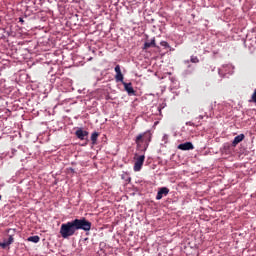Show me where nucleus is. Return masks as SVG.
<instances>
[{"mask_svg":"<svg viewBox=\"0 0 256 256\" xmlns=\"http://www.w3.org/2000/svg\"><path fill=\"white\" fill-rule=\"evenodd\" d=\"M152 137L153 134H151L150 131L138 134L135 139L137 149H144V151H147L149 144L151 143Z\"/></svg>","mask_w":256,"mask_h":256,"instance_id":"f257e3e1","label":"nucleus"},{"mask_svg":"<svg viewBox=\"0 0 256 256\" xmlns=\"http://www.w3.org/2000/svg\"><path fill=\"white\" fill-rule=\"evenodd\" d=\"M75 233H77V230L73 220L61 224L60 235L62 239H69V237H73Z\"/></svg>","mask_w":256,"mask_h":256,"instance_id":"f03ea898","label":"nucleus"},{"mask_svg":"<svg viewBox=\"0 0 256 256\" xmlns=\"http://www.w3.org/2000/svg\"><path fill=\"white\" fill-rule=\"evenodd\" d=\"M72 222L74 223L76 231H91V222L86 220L85 218L74 219L72 220Z\"/></svg>","mask_w":256,"mask_h":256,"instance_id":"7ed1b4c3","label":"nucleus"},{"mask_svg":"<svg viewBox=\"0 0 256 256\" xmlns=\"http://www.w3.org/2000/svg\"><path fill=\"white\" fill-rule=\"evenodd\" d=\"M135 163H134V171L138 172L141 171L142 167H143V163H145V155H140L137 156V154H135Z\"/></svg>","mask_w":256,"mask_h":256,"instance_id":"20e7f679","label":"nucleus"},{"mask_svg":"<svg viewBox=\"0 0 256 256\" xmlns=\"http://www.w3.org/2000/svg\"><path fill=\"white\" fill-rule=\"evenodd\" d=\"M114 71L116 73L115 75V81L116 83H123V79H124V76H123V73L121 72V66L120 65H116L115 68H114Z\"/></svg>","mask_w":256,"mask_h":256,"instance_id":"39448f33","label":"nucleus"},{"mask_svg":"<svg viewBox=\"0 0 256 256\" xmlns=\"http://www.w3.org/2000/svg\"><path fill=\"white\" fill-rule=\"evenodd\" d=\"M169 195V188L167 187H162L159 189L157 195H156V200L161 201L163 197H167Z\"/></svg>","mask_w":256,"mask_h":256,"instance_id":"423d86ee","label":"nucleus"},{"mask_svg":"<svg viewBox=\"0 0 256 256\" xmlns=\"http://www.w3.org/2000/svg\"><path fill=\"white\" fill-rule=\"evenodd\" d=\"M178 149H180V151H191L195 149V146H193V143L191 142H185V143L179 144Z\"/></svg>","mask_w":256,"mask_h":256,"instance_id":"0eeeda50","label":"nucleus"},{"mask_svg":"<svg viewBox=\"0 0 256 256\" xmlns=\"http://www.w3.org/2000/svg\"><path fill=\"white\" fill-rule=\"evenodd\" d=\"M75 135L80 141H85V137H89V132L79 128L76 130Z\"/></svg>","mask_w":256,"mask_h":256,"instance_id":"6e6552de","label":"nucleus"},{"mask_svg":"<svg viewBox=\"0 0 256 256\" xmlns=\"http://www.w3.org/2000/svg\"><path fill=\"white\" fill-rule=\"evenodd\" d=\"M14 241H15V238H13V234H11L8 240H4L3 242H0L1 249H7L9 245H13Z\"/></svg>","mask_w":256,"mask_h":256,"instance_id":"1a4fd4ad","label":"nucleus"},{"mask_svg":"<svg viewBox=\"0 0 256 256\" xmlns=\"http://www.w3.org/2000/svg\"><path fill=\"white\" fill-rule=\"evenodd\" d=\"M122 85L124 86V89L128 93V95H135V89H133L132 83H126L124 81V82H122Z\"/></svg>","mask_w":256,"mask_h":256,"instance_id":"9d476101","label":"nucleus"},{"mask_svg":"<svg viewBox=\"0 0 256 256\" xmlns=\"http://www.w3.org/2000/svg\"><path fill=\"white\" fill-rule=\"evenodd\" d=\"M243 139H245L244 134H240V135L236 136L233 140V145H239V143H241V141H243Z\"/></svg>","mask_w":256,"mask_h":256,"instance_id":"9b49d317","label":"nucleus"},{"mask_svg":"<svg viewBox=\"0 0 256 256\" xmlns=\"http://www.w3.org/2000/svg\"><path fill=\"white\" fill-rule=\"evenodd\" d=\"M150 47H157V44L155 43V38H153L150 42H146L143 49H149Z\"/></svg>","mask_w":256,"mask_h":256,"instance_id":"f8f14e48","label":"nucleus"},{"mask_svg":"<svg viewBox=\"0 0 256 256\" xmlns=\"http://www.w3.org/2000/svg\"><path fill=\"white\" fill-rule=\"evenodd\" d=\"M97 139H99V132H93L91 135L92 145H97Z\"/></svg>","mask_w":256,"mask_h":256,"instance_id":"ddd939ff","label":"nucleus"},{"mask_svg":"<svg viewBox=\"0 0 256 256\" xmlns=\"http://www.w3.org/2000/svg\"><path fill=\"white\" fill-rule=\"evenodd\" d=\"M27 241H30L31 243H39L41 238L39 236H30L28 237Z\"/></svg>","mask_w":256,"mask_h":256,"instance_id":"4468645a","label":"nucleus"},{"mask_svg":"<svg viewBox=\"0 0 256 256\" xmlns=\"http://www.w3.org/2000/svg\"><path fill=\"white\" fill-rule=\"evenodd\" d=\"M250 103H255L256 104V89L254 90L251 100H249Z\"/></svg>","mask_w":256,"mask_h":256,"instance_id":"2eb2a0df","label":"nucleus"},{"mask_svg":"<svg viewBox=\"0 0 256 256\" xmlns=\"http://www.w3.org/2000/svg\"><path fill=\"white\" fill-rule=\"evenodd\" d=\"M190 61H191V63H199V57L191 56Z\"/></svg>","mask_w":256,"mask_h":256,"instance_id":"dca6fc26","label":"nucleus"},{"mask_svg":"<svg viewBox=\"0 0 256 256\" xmlns=\"http://www.w3.org/2000/svg\"><path fill=\"white\" fill-rule=\"evenodd\" d=\"M160 45L162 46V47H166V48H169L170 46H169V43H167V41H162V42H160Z\"/></svg>","mask_w":256,"mask_h":256,"instance_id":"f3484780","label":"nucleus"},{"mask_svg":"<svg viewBox=\"0 0 256 256\" xmlns=\"http://www.w3.org/2000/svg\"><path fill=\"white\" fill-rule=\"evenodd\" d=\"M11 231H12V233H15L16 229L10 228V229L7 230V233H11Z\"/></svg>","mask_w":256,"mask_h":256,"instance_id":"a211bd4d","label":"nucleus"},{"mask_svg":"<svg viewBox=\"0 0 256 256\" xmlns=\"http://www.w3.org/2000/svg\"><path fill=\"white\" fill-rule=\"evenodd\" d=\"M20 23H23V18H19Z\"/></svg>","mask_w":256,"mask_h":256,"instance_id":"6ab92c4d","label":"nucleus"},{"mask_svg":"<svg viewBox=\"0 0 256 256\" xmlns=\"http://www.w3.org/2000/svg\"><path fill=\"white\" fill-rule=\"evenodd\" d=\"M198 119H203V115H200V116L198 117Z\"/></svg>","mask_w":256,"mask_h":256,"instance_id":"aec40b11","label":"nucleus"}]
</instances>
